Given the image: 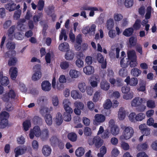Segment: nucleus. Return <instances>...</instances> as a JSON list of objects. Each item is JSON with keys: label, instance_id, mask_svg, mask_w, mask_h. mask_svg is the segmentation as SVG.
Instances as JSON below:
<instances>
[{"label": "nucleus", "instance_id": "obj_1", "mask_svg": "<svg viewBox=\"0 0 157 157\" xmlns=\"http://www.w3.org/2000/svg\"><path fill=\"white\" fill-rule=\"evenodd\" d=\"M121 128L123 130V132L122 135L120 137V140H127L133 136L134 131L132 127L122 125H121Z\"/></svg>", "mask_w": 157, "mask_h": 157}, {"label": "nucleus", "instance_id": "obj_2", "mask_svg": "<svg viewBox=\"0 0 157 157\" xmlns=\"http://www.w3.org/2000/svg\"><path fill=\"white\" fill-rule=\"evenodd\" d=\"M88 143L90 145H94L96 148H99L103 145L104 140L101 137L97 136L89 139Z\"/></svg>", "mask_w": 157, "mask_h": 157}, {"label": "nucleus", "instance_id": "obj_3", "mask_svg": "<svg viewBox=\"0 0 157 157\" xmlns=\"http://www.w3.org/2000/svg\"><path fill=\"white\" fill-rule=\"evenodd\" d=\"M34 72L32 77V80L34 81L39 80L42 76V73L40 71V65H35L33 68Z\"/></svg>", "mask_w": 157, "mask_h": 157}, {"label": "nucleus", "instance_id": "obj_4", "mask_svg": "<svg viewBox=\"0 0 157 157\" xmlns=\"http://www.w3.org/2000/svg\"><path fill=\"white\" fill-rule=\"evenodd\" d=\"M5 8L9 12H11L16 10H18L20 8L19 4L16 5L12 1H11L5 5Z\"/></svg>", "mask_w": 157, "mask_h": 157}, {"label": "nucleus", "instance_id": "obj_5", "mask_svg": "<svg viewBox=\"0 0 157 157\" xmlns=\"http://www.w3.org/2000/svg\"><path fill=\"white\" fill-rule=\"evenodd\" d=\"M41 131L39 127L37 126H35L30 131V138L31 139H33L34 136L37 137H39L41 135Z\"/></svg>", "mask_w": 157, "mask_h": 157}, {"label": "nucleus", "instance_id": "obj_6", "mask_svg": "<svg viewBox=\"0 0 157 157\" xmlns=\"http://www.w3.org/2000/svg\"><path fill=\"white\" fill-rule=\"evenodd\" d=\"M105 120V116L102 114H95L93 120V124L94 125H97L103 122Z\"/></svg>", "mask_w": 157, "mask_h": 157}, {"label": "nucleus", "instance_id": "obj_7", "mask_svg": "<svg viewBox=\"0 0 157 157\" xmlns=\"http://www.w3.org/2000/svg\"><path fill=\"white\" fill-rule=\"evenodd\" d=\"M27 147L25 146H19L16 147L14 151L15 153V157H17L19 155H22L26 152Z\"/></svg>", "mask_w": 157, "mask_h": 157}, {"label": "nucleus", "instance_id": "obj_8", "mask_svg": "<svg viewBox=\"0 0 157 157\" xmlns=\"http://www.w3.org/2000/svg\"><path fill=\"white\" fill-rule=\"evenodd\" d=\"M144 100V99L139 97H135L131 101V106L132 107H136L140 105Z\"/></svg>", "mask_w": 157, "mask_h": 157}, {"label": "nucleus", "instance_id": "obj_9", "mask_svg": "<svg viewBox=\"0 0 157 157\" xmlns=\"http://www.w3.org/2000/svg\"><path fill=\"white\" fill-rule=\"evenodd\" d=\"M100 81V77L98 75H94L92 77L90 81V84L91 87L93 88L97 87L98 84Z\"/></svg>", "mask_w": 157, "mask_h": 157}, {"label": "nucleus", "instance_id": "obj_10", "mask_svg": "<svg viewBox=\"0 0 157 157\" xmlns=\"http://www.w3.org/2000/svg\"><path fill=\"white\" fill-rule=\"evenodd\" d=\"M16 96L15 93L13 90H10L9 93L5 94L2 97V100L5 101H8L10 98H14Z\"/></svg>", "mask_w": 157, "mask_h": 157}, {"label": "nucleus", "instance_id": "obj_11", "mask_svg": "<svg viewBox=\"0 0 157 157\" xmlns=\"http://www.w3.org/2000/svg\"><path fill=\"white\" fill-rule=\"evenodd\" d=\"M82 42V35L79 34L76 36V41L75 44V48L76 50L78 51L81 49V44Z\"/></svg>", "mask_w": 157, "mask_h": 157}, {"label": "nucleus", "instance_id": "obj_12", "mask_svg": "<svg viewBox=\"0 0 157 157\" xmlns=\"http://www.w3.org/2000/svg\"><path fill=\"white\" fill-rule=\"evenodd\" d=\"M127 84L132 86H135L138 83V79L136 78L133 77L130 78L129 76H128L124 80Z\"/></svg>", "mask_w": 157, "mask_h": 157}, {"label": "nucleus", "instance_id": "obj_13", "mask_svg": "<svg viewBox=\"0 0 157 157\" xmlns=\"http://www.w3.org/2000/svg\"><path fill=\"white\" fill-rule=\"evenodd\" d=\"M126 111L123 108H120L118 111L117 117L120 121L124 120L126 116Z\"/></svg>", "mask_w": 157, "mask_h": 157}, {"label": "nucleus", "instance_id": "obj_14", "mask_svg": "<svg viewBox=\"0 0 157 157\" xmlns=\"http://www.w3.org/2000/svg\"><path fill=\"white\" fill-rule=\"evenodd\" d=\"M0 83L2 86H6L9 83L8 78L6 76H3V72H0Z\"/></svg>", "mask_w": 157, "mask_h": 157}, {"label": "nucleus", "instance_id": "obj_15", "mask_svg": "<svg viewBox=\"0 0 157 157\" xmlns=\"http://www.w3.org/2000/svg\"><path fill=\"white\" fill-rule=\"evenodd\" d=\"M69 74L71 78L76 79L79 76L80 73L79 71L76 70L71 69L69 71Z\"/></svg>", "mask_w": 157, "mask_h": 157}, {"label": "nucleus", "instance_id": "obj_16", "mask_svg": "<svg viewBox=\"0 0 157 157\" xmlns=\"http://www.w3.org/2000/svg\"><path fill=\"white\" fill-rule=\"evenodd\" d=\"M41 86L42 90L45 91H49L51 88V84L48 81L43 82Z\"/></svg>", "mask_w": 157, "mask_h": 157}, {"label": "nucleus", "instance_id": "obj_17", "mask_svg": "<svg viewBox=\"0 0 157 157\" xmlns=\"http://www.w3.org/2000/svg\"><path fill=\"white\" fill-rule=\"evenodd\" d=\"M18 73V70L17 68L15 67H12L9 70V74L10 77L13 80H14L16 78Z\"/></svg>", "mask_w": 157, "mask_h": 157}, {"label": "nucleus", "instance_id": "obj_18", "mask_svg": "<svg viewBox=\"0 0 157 157\" xmlns=\"http://www.w3.org/2000/svg\"><path fill=\"white\" fill-rule=\"evenodd\" d=\"M71 97L74 99H80L82 97V94L78 91L73 90L71 92Z\"/></svg>", "mask_w": 157, "mask_h": 157}, {"label": "nucleus", "instance_id": "obj_19", "mask_svg": "<svg viewBox=\"0 0 157 157\" xmlns=\"http://www.w3.org/2000/svg\"><path fill=\"white\" fill-rule=\"evenodd\" d=\"M15 30L16 26L14 25L12 26L9 29L8 31V35L10 40H12L14 38Z\"/></svg>", "mask_w": 157, "mask_h": 157}, {"label": "nucleus", "instance_id": "obj_20", "mask_svg": "<svg viewBox=\"0 0 157 157\" xmlns=\"http://www.w3.org/2000/svg\"><path fill=\"white\" fill-rule=\"evenodd\" d=\"M83 71L87 75H90L94 72V69L93 67L88 65L83 68Z\"/></svg>", "mask_w": 157, "mask_h": 157}, {"label": "nucleus", "instance_id": "obj_21", "mask_svg": "<svg viewBox=\"0 0 157 157\" xmlns=\"http://www.w3.org/2000/svg\"><path fill=\"white\" fill-rule=\"evenodd\" d=\"M51 147L48 145L44 146L42 149V152L43 154L45 156H48L51 152Z\"/></svg>", "mask_w": 157, "mask_h": 157}, {"label": "nucleus", "instance_id": "obj_22", "mask_svg": "<svg viewBox=\"0 0 157 157\" xmlns=\"http://www.w3.org/2000/svg\"><path fill=\"white\" fill-rule=\"evenodd\" d=\"M100 88L104 91H107L109 89L110 85L106 80H102L100 84Z\"/></svg>", "mask_w": 157, "mask_h": 157}, {"label": "nucleus", "instance_id": "obj_23", "mask_svg": "<svg viewBox=\"0 0 157 157\" xmlns=\"http://www.w3.org/2000/svg\"><path fill=\"white\" fill-rule=\"evenodd\" d=\"M110 128V133L113 136H116L119 134L120 129L117 125H114Z\"/></svg>", "mask_w": 157, "mask_h": 157}, {"label": "nucleus", "instance_id": "obj_24", "mask_svg": "<svg viewBox=\"0 0 157 157\" xmlns=\"http://www.w3.org/2000/svg\"><path fill=\"white\" fill-rule=\"evenodd\" d=\"M49 136V132L47 129H44L41 132V135L40 137L43 140L47 139Z\"/></svg>", "mask_w": 157, "mask_h": 157}, {"label": "nucleus", "instance_id": "obj_25", "mask_svg": "<svg viewBox=\"0 0 157 157\" xmlns=\"http://www.w3.org/2000/svg\"><path fill=\"white\" fill-rule=\"evenodd\" d=\"M128 59L129 60L137 59L135 51L134 50H129L127 52Z\"/></svg>", "mask_w": 157, "mask_h": 157}, {"label": "nucleus", "instance_id": "obj_26", "mask_svg": "<svg viewBox=\"0 0 157 157\" xmlns=\"http://www.w3.org/2000/svg\"><path fill=\"white\" fill-rule=\"evenodd\" d=\"M75 56V54L72 51H67L65 56V58L67 60H72Z\"/></svg>", "mask_w": 157, "mask_h": 157}, {"label": "nucleus", "instance_id": "obj_27", "mask_svg": "<svg viewBox=\"0 0 157 157\" xmlns=\"http://www.w3.org/2000/svg\"><path fill=\"white\" fill-rule=\"evenodd\" d=\"M137 42V38L134 36L130 37L128 40V46L130 47H132L135 46Z\"/></svg>", "mask_w": 157, "mask_h": 157}, {"label": "nucleus", "instance_id": "obj_28", "mask_svg": "<svg viewBox=\"0 0 157 157\" xmlns=\"http://www.w3.org/2000/svg\"><path fill=\"white\" fill-rule=\"evenodd\" d=\"M55 121L56 124L58 125H60L63 121L62 114L58 112L56 115Z\"/></svg>", "mask_w": 157, "mask_h": 157}, {"label": "nucleus", "instance_id": "obj_29", "mask_svg": "<svg viewBox=\"0 0 157 157\" xmlns=\"http://www.w3.org/2000/svg\"><path fill=\"white\" fill-rule=\"evenodd\" d=\"M141 71L136 67L134 68L131 70V73L133 76L137 77L141 73Z\"/></svg>", "mask_w": 157, "mask_h": 157}, {"label": "nucleus", "instance_id": "obj_30", "mask_svg": "<svg viewBox=\"0 0 157 157\" xmlns=\"http://www.w3.org/2000/svg\"><path fill=\"white\" fill-rule=\"evenodd\" d=\"M129 60L127 58H123L120 61V64L123 68L127 67L129 64Z\"/></svg>", "mask_w": 157, "mask_h": 157}, {"label": "nucleus", "instance_id": "obj_31", "mask_svg": "<svg viewBox=\"0 0 157 157\" xmlns=\"http://www.w3.org/2000/svg\"><path fill=\"white\" fill-rule=\"evenodd\" d=\"M69 45L66 42L61 43L59 46V49L62 51H67L69 49Z\"/></svg>", "mask_w": 157, "mask_h": 157}, {"label": "nucleus", "instance_id": "obj_32", "mask_svg": "<svg viewBox=\"0 0 157 157\" xmlns=\"http://www.w3.org/2000/svg\"><path fill=\"white\" fill-rule=\"evenodd\" d=\"M146 104L147 107L151 109H154L156 107L155 101L151 99H149L147 100Z\"/></svg>", "mask_w": 157, "mask_h": 157}, {"label": "nucleus", "instance_id": "obj_33", "mask_svg": "<svg viewBox=\"0 0 157 157\" xmlns=\"http://www.w3.org/2000/svg\"><path fill=\"white\" fill-rule=\"evenodd\" d=\"M107 152L106 147L105 146H102L100 149V152L98 153L97 155L98 157H103Z\"/></svg>", "mask_w": 157, "mask_h": 157}, {"label": "nucleus", "instance_id": "obj_34", "mask_svg": "<svg viewBox=\"0 0 157 157\" xmlns=\"http://www.w3.org/2000/svg\"><path fill=\"white\" fill-rule=\"evenodd\" d=\"M154 120L152 117L149 118L147 121V124L149 126H152L154 128H157V123H154Z\"/></svg>", "mask_w": 157, "mask_h": 157}, {"label": "nucleus", "instance_id": "obj_35", "mask_svg": "<svg viewBox=\"0 0 157 157\" xmlns=\"http://www.w3.org/2000/svg\"><path fill=\"white\" fill-rule=\"evenodd\" d=\"M78 88L81 92L84 93L86 91L87 87L85 82H81L78 83Z\"/></svg>", "mask_w": 157, "mask_h": 157}, {"label": "nucleus", "instance_id": "obj_36", "mask_svg": "<svg viewBox=\"0 0 157 157\" xmlns=\"http://www.w3.org/2000/svg\"><path fill=\"white\" fill-rule=\"evenodd\" d=\"M96 26L95 24H92L89 27V36H94L95 33Z\"/></svg>", "mask_w": 157, "mask_h": 157}, {"label": "nucleus", "instance_id": "obj_37", "mask_svg": "<svg viewBox=\"0 0 157 157\" xmlns=\"http://www.w3.org/2000/svg\"><path fill=\"white\" fill-rule=\"evenodd\" d=\"M101 93L99 91H96L94 94L92 100L94 102H97L101 98Z\"/></svg>", "mask_w": 157, "mask_h": 157}, {"label": "nucleus", "instance_id": "obj_38", "mask_svg": "<svg viewBox=\"0 0 157 157\" xmlns=\"http://www.w3.org/2000/svg\"><path fill=\"white\" fill-rule=\"evenodd\" d=\"M67 31L66 30L62 29L59 35V40H62L63 37L64 40H66L67 38Z\"/></svg>", "mask_w": 157, "mask_h": 157}, {"label": "nucleus", "instance_id": "obj_39", "mask_svg": "<svg viewBox=\"0 0 157 157\" xmlns=\"http://www.w3.org/2000/svg\"><path fill=\"white\" fill-rule=\"evenodd\" d=\"M103 11V10L100 8H98L96 7H91L89 11H90L89 15L90 17H93L94 14V11Z\"/></svg>", "mask_w": 157, "mask_h": 157}, {"label": "nucleus", "instance_id": "obj_40", "mask_svg": "<svg viewBox=\"0 0 157 157\" xmlns=\"http://www.w3.org/2000/svg\"><path fill=\"white\" fill-rule=\"evenodd\" d=\"M133 32V29L132 28H129L124 31L123 34L126 36H129L132 34Z\"/></svg>", "mask_w": 157, "mask_h": 157}, {"label": "nucleus", "instance_id": "obj_41", "mask_svg": "<svg viewBox=\"0 0 157 157\" xmlns=\"http://www.w3.org/2000/svg\"><path fill=\"white\" fill-rule=\"evenodd\" d=\"M107 94L110 96H113L116 98H118L120 96V93L118 91H115L113 93L112 90H109Z\"/></svg>", "mask_w": 157, "mask_h": 157}, {"label": "nucleus", "instance_id": "obj_42", "mask_svg": "<svg viewBox=\"0 0 157 157\" xmlns=\"http://www.w3.org/2000/svg\"><path fill=\"white\" fill-rule=\"evenodd\" d=\"M84 149L82 147L78 148L75 151L76 155L78 157L82 156L84 155Z\"/></svg>", "mask_w": 157, "mask_h": 157}, {"label": "nucleus", "instance_id": "obj_43", "mask_svg": "<svg viewBox=\"0 0 157 157\" xmlns=\"http://www.w3.org/2000/svg\"><path fill=\"white\" fill-rule=\"evenodd\" d=\"M136 114L135 113L133 112L130 113L128 117L129 120L132 122L135 123L136 122Z\"/></svg>", "mask_w": 157, "mask_h": 157}, {"label": "nucleus", "instance_id": "obj_44", "mask_svg": "<svg viewBox=\"0 0 157 157\" xmlns=\"http://www.w3.org/2000/svg\"><path fill=\"white\" fill-rule=\"evenodd\" d=\"M113 18L115 21L119 22L123 19V16L121 13H116L114 14Z\"/></svg>", "mask_w": 157, "mask_h": 157}, {"label": "nucleus", "instance_id": "obj_45", "mask_svg": "<svg viewBox=\"0 0 157 157\" xmlns=\"http://www.w3.org/2000/svg\"><path fill=\"white\" fill-rule=\"evenodd\" d=\"M46 123L48 125H51L52 124V116L50 114H46L45 117Z\"/></svg>", "mask_w": 157, "mask_h": 157}, {"label": "nucleus", "instance_id": "obj_46", "mask_svg": "<svg viewBox=\"0 0 157 157\" xmlns=\"http://www.w3.org/2000/svg\"><path fill=\"white\" fill-rule=\"evenodd\" d=\"M148 147V145L147 142H145L143 144L138 145L137 148L139 150H145Z\"/></svg>", "mask_w": 157, "mask_h": 157}, {"label": "nucleus", "instance_id": "obj_47", "mask_svg": "<svg viewBox=\"0 0 157 157\" xmlns=\"http://www.w3.org/2000/svg\"><path fill=\"white\" fill-rule=\"evenodd\" d=\"M114 26V22L113 19H109L108 20L107 23V28L109 30H111Z\"/></svg>", "mask_w": 157, "mask_h": 157}, {"label": "nucleus", "instance_id": "obj_48", "mask_svg": "<svg viewBox=\"0 0 157 157\" xmlns=\"http://www.w3.org/2000/svg\"><path fill=\"white\" fill-rule=\"evenodd\" d=\"M145 118V115L144 113H140L136 114V121H141Z\"/></svg>", "mask_w": 157, "mask_h": 157}, {"label": "nucleus", "instance_id": "obj_49", "mask_svg": "<svg viewBox=\"0 0 157 157\" xmlns=\"http://www.w3.org/2000/svg\"><path fill=\"white\" fill-rule=\"evenodd\" d=\"M120 147L122 149L125 151L128 150L130 149V146L129 144L124 141L121 142Z\"/></svg>", "mask_w": 157, "mask_h": 157}, {"label": "nucleus", "instance_id": "obj_50", "mask_svg": "<svg viewBox=\"0 0 157 157\" xmlns=\"http://www.w3.org/2000/svg\"><path fill=\"white\" fill-rule=\"evenodd\" d=\"M68 137L70 140L72 142H74L77 140V136L75 133L71 132L68 134Z\"/></svg>", "mask_w": 157, "mask_h": 157}, {"label": "nucleus", "instance_id": "obj_51", "mask_svg": "<svg viewBox=\"0 0 157 157\" xmlns=\"http://www.w3.org/2000/svg\"><path fill=\"white\" fill-rule=\"evenodd\" d=\"M9 117V113L6 111H3L0 113V120H7Z\"/></svg>", "mask_w": 157, "mask_h": 157}, {"label": "nucleus", "instance_id": "obj_52", "mask_svg": "<svg viewBox=\"0 0 157 157\" xmlns=\"http://www.w3.org/2000/svg\"><path fill=\"white\" fill-rule=\"evenodd\" d=\"M111 136V133L108 130H106L101 135V137L103 139H108Z\"/></svg>", "mask_w": 157, "mask_h": 157}, {"label": "nucleus", "instance_id": "obj_53", "mask_svg": "<svg viewBox=\"0 0 157 157\" xmlns=\"http://www.w3.org/2000/svg\"><path fill=\"white\" fill-rule=\"evenodd\" d=\"M103 106L105 109H109L112 106V103L110 100L109 99H107Z\"/></svg>", "mask_w": 157, "mask_h": 157}, {"label": "nucleus", "instance_id": "obj_54", "mask_svg": "<svg viewBox=\"0 0 157 157\" xmlns=\"http://www.w3.org/2000/svg\"><path fill=\"white\" fill-rule=\"evenodd\" d=\"M44 5V2L43 0H40L38 2L37 5L38 10L41 11L43 10Z\"/></svg>", "mask_w": 157, "mask_h": 157}, {"label": "nucleus", "instance_id": "obj_55", "mask_svg": "<svg viewBox=\"0 0 157 157\" xmlns=\"http://www.w3.org/2000/svg\"><path fill=\"white\" fill-rule=\"evenodd\" d=\"M8 121L7 120H0V128H4L8 125Z\"/></svg>", "mask_w": 157, "mask_h": 157}, {"label": "nucleus", "instance_id": "obj_56", "mask_svg": "<svg viewBox=\"0 0 157 157\" xmlns=\"http://www.w3.org/2000/svg\"><path fill=\"white\" fill-rule=\"evenodd\" d=\"M21 13V11L20 10H19L15 11L13 16V19L16 20L19 19L20 17Z\"/></svg>", "mask_w": 157, "mask_h": 157}, {"label": "nucleus", "instance_id": "obj_57", "mask_svg": "<svg viewBox=\"0 0 157 157\" xmlns=\"http://www.w3.org/2000/svg\"><path fill=\"white\" fill-rule=\"evenodd\" d=\"M124 4L126 8H129L133 5V0H125Z\"/></svg>", "mask_w": 157, "mask_h": 157}, {"label": "nucleus", "instance_id": "obj_58", "mask_svg": "<svg viewBox=\"0 0 157 157\" xmlns=\"http://www.w3.org/2000/svg\"><path fill=\"white\" fill-rule=\"evenodd\" d=\"M17 61V59L15 57H11L8 61V65L10 66L15 65Z\"/></svg>", "mask_w": 157, "mask_h": 157}, {"label": "nucleus", "instance_id": "obj_59", "mask_svg": "<svg viewBox=\"0 0 157 157\" xmlns=\"http://www.w3.org/2000/svg\"><path fill=\"white\" fill-rule=\"evenodd\" d=\"M75 64L77 67L79 68L82 67L84 66V62L81 59H78L75 62Z\"/></svg>", "mask_w": 157, "mask_h": 157}, {"label": "nucleus", "instance_id": "obj_60", "mask_svg": "<svg viewBox=\"0 0 157 157\" xmlns=\"http://www.w3.org/2000/svg\"><path fill=\"white\" fill-rule=\"evenodd\" d=\"M42 16V14L41 13H39L37 14L34 15L33 17L34 22L36 23H37L40 21V19Z\"/></svg>", "mask_w": 157, "mask_h": 157}, {"label": "nucleus", "instance_id": "obj_61", "mask_svg": "<svg viewBox=\"0 0 157 157\" xmlns=\"http://www.w3.org/2000/svg\"><path fill=\"white\" fill-rule=\"evenodd\" d=\"M74 105L75 108L82 109L84 108L83 104L81 102L76 101L74 103Z\"/></svg>", "mask_w": 157, "mask_h": 157}, {"label": "nucleus", "instance_id": "obj_62", "mask_svg": "<svg viewBox=\"0 0 157 157\" xmlns=\"http://www.w3.org/2000/svg\"><path fill=\"white\" fill-rule=\"evenodd\" d=\"M120 152V151L116 147H115L112 150L111 154L113 156L117 157L119 155Z\"/></svg>", "mask_w": 157, "mask_h": 157}, {"label": "nucleus", "instance_id": "obj_63", "mask_svg": "<svg viewBox=\"0 0 157 157\" xmlns=\"http://www.w3.org/2000/svg\"><path fill=\"white\" fill-rule=\"evenodd\" d=\"M69 63L66 61L61 62L60 64V67L63 70L66 69L69 67Z\"/></svg>", "mask_w": 157, "mask_h": 157}, {"label": "nucleus", "instance_id": "obj_64", "mask_svg": "<svg viewBox=\"0 0 157 157\" xmlns=\"http://www.w3.org/2000/svg\"><path fill=\"white\" fill-rule=\"evenodd\" d=\"M133 97V92H130L129 94H125L123 96V99L128 100L132 99Z\"/></svg>", "mask_w": 157, "mask_h": 157}]
</instances>
